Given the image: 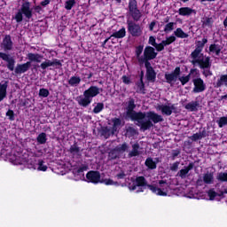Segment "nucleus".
Segmentation results:
<instances>
[{"mask_svg":"<svg viewBox=\"0 0 227 227\" xmlns=\"http://www.w3.org/2000/svg\"><path fill=\"white\" fill-rule=\"evenodd\" d=\"M146 118L145 112H137L136 110H126L124 114L125 120H130L131 121H136V125L140 128V130L146 132L153 127V123L151 121H145Z\"/></svg>","mask_w":227,"mask_h":227,"instance_id":"f257e3e1","label":"nucleus"},{"mask_svg":"<svg viewBox=\"0 0 227 227\" xmlns=\"http://www.w3.org/2000/svg\"><path fill=\"white\" fill-rule=\"evenodd\" d=\"M35 13H38V15H42V13H43L42 5L34 6L33 12V9H31V3L25 2L21 4L20 9L16 12L14 20H16L18 24H20V22L24 20V17L27 19V20H31V19H33V15H35Z\"/></svg>","mask_w":227,"mask_h":227,"instance_id":"f03ea898","label":"nucleus"},{"mask_svg":"<svg viewBox=\"0 0 227 227\" xmlns=\"http://www.w3.org/2000/svg\"><path fill=\"white\" fill-rule=\"evenodd\" d=\"M0 59L7 63L6 68H8L10 72H13L14 70V73L17 74H26V72L31 68V62L18 64L15 67V58L12 57V55L8 53L0 52Z\"/></svg>","mask_w":227,"mask_h":227,"instance_id":"7ed1b4c3","label":"nucleus"},{"mask_svg":"<svg viewBox=\"0 0 227 227\" xmlns=\"http://www.w3.org/2000/svg\"><path fill=\"white\" fill-rule=\"evenodd\" d=\"M102 91H104V89L92 85L83 91V95L76 97L75 100L81 107H88L93 102V98L100 95Z\"/></svg>","mask_w":227,"mask_h":227,"instance_id":"20e7f679","label":"nucleus"},{"mask_svg":"<svg viewBox=\"0 0 227 227\" xmlns=\"http://www.w3.org/2000/svg\"><path fill=\"white\" fill-rule=\"evenodd\" d=\"M180 74H182L180 67H176L175 70H173L170 74L166 73V82H168V84H171V82H176V81H180L182 86H185V84L191 81V75H192V74H200V71H198L196 68H192L186 76H180Z\"/></svg>","mask_w":227,"mask_h":227,"instance_id":"39448f33","label":"nucleus"},{"mask_svg":"<svg viewBox=\"0 0 227 227\" xmlns=\"http://www.w3.org/2000/svg\"><path fill=\"white\" fill-rule=\"evenodd\" d=\"M137 187H147L150 191H152V192L157 194V196H168V192L164 191V188H159L153 184H148L146 178H145L143 176H137L135 182L132 184H129V189L130 191H136Z\"/></svg>","mask_w":227,"mask_h":227,"instance_id":"423d86ee","label":"nucleus"},{"mask_svg":"<svg viewBox=\"0 0 227 227\" xmlns=\"http://www.w3.org/2000/svg\"><path fill=\"white\" fill-rule=\"evenodd\" d=\"M155 58H157L155 48L152 46H146L144 50V57L138 58V63L139 65H152L150 61H152V59H155Z\"/></svg>","mask_w":227,"mask_h":227,"instance_id":"0eeeda50","label":"nucleus"},{"mask_svg":"<svg viewBox=\"0 0 227 227\" xmlns=\"http://www.w3.org/2000/svg\"><path fill=\"white\" fill-rule=\"evenodd\" d=\"M128 8L134 22H139L143 18V12L137 8V0H129Z\"/></svg>","mask_w":227,"mask_h":227,"instance_id":"6e6552de","label":"nucleus"},{"mask_svg":"<svg viewBox=\"0 0 227 227\" xmlns=\"http://www.w3.org/2000/svg\"><path fill=\"white\" fill-rule=\"evenodd\" d=\"M127 27L128 33L134 37H139L143 35V28H141V25L136 23V21L128 20Z\"/></svg>","mask_w":227,"mask_h":227,"instance_id":"1a4fd4ad","label":"nucleus"},{"mask_svg":"<svg viewBox=\"0 0 227 227\" xmlns=\"http://www.w3.org/2000/svg\"><path fill=\"white\" fill-rule=\"evenodd\" d=\"M49 67H56V68H61V67H63V64L61 63V60L54 59L53 60L47 59L46 61L41 63L40 66L34 65V68H42V70H47Z\"/></svg>","mask_w":227,"mask_h":227,"instance_id":"9d476101","label":"nucleus"},{"mask_svg":"<svg viewBox=\"0 0 227 227\" xmlns=\"http://www.w3.org/2000/svg\"><path fill=\"white\" fill-rule=\"evenodd\" d=\"M86 182L89 184H100L101 182V176L98 170H90L86 174Z\"/></svg>","mask_w":227,"mask_h":227,"instance_id":"9b49d317","label":"nucleus"},{"mask_svg":"<svg viewBox=\"0 0 227 227\" xmlns=\"http://www.w3.org/2000/svg\"><path fill=\"white\" fill-rule=\"evenodd\" d=\"M193 89L192 93H203L205 90H207V84H205V81L201 78H194L192 80Z\"/></svg>","mask_w":227,"mask_h":227,"instance_id":"f8f14e48","label":"nucleus"},{"mask_svg":"<svg viewBox=\"0 0 227 227\" xmlns=\"http://www.w3.org/2000/svg\"><path fill=\"white\" fill-rule=\"evenodd\" d=\"M192 65H199L201 70L210 69L212 67V62H210V57H206L205 59L202 58L199 60H192Z\"/></svg>","mask_w":227,"mask_h":227,"instance_id":"ddd939ff","label":"nucleus"},{"mask_svg":"<svg viewBox=\"0 0 227 227\" xmlns=\"http://www.w3.org/2000/svg\"><path fill=\"white\" fill-rule=\"evenodd\" d=\"M145 77L149 82H155V79H157V73L155 72V69H153V67H152V64H145Z\"/></svg>","mask_w":227,"mask_h":227,"instance_id":"4468645a","label":"nucleus"},{"mask_svg":"<svg viewBox=\"0 0 227 227\" xmlns=\"http://www.w3.org/2000/svg\"><path fill=\"white\" fill-rule=\"evenodd\" d=\"M145 116H147L148 118L147 121H151L152 123H154V124L164 121V118L162 117V115L153 111H149L145 113Z\"/></svg>","mask_w":227,"mask_h":227,"instance_id":"2eb2a0df","label":"nucleus"},{"mask_svg":"<svg viewBox=\"0 0 227 227\" xmlns=\"http://www.w3.org/2000/svg\"><path fill=\"white\" fill-rule=\"evenodd\" d=\"M2 45L4 51H12V49H13V41H12V35H6L3 39Z\"/></svg>","mask_w":227,"mask_h":227,"instance_id":"dca6fc26","label":"nucleus"},{"mask_svg":"<svg viewBox=\"0 0 227 227\" xmlns=\"http://www.w3.org/2000/svg\"><path fill=\"white\" fill-rule=\"evenodd\" d=\"M132 150L128 153V157L129 159H132V157H137L139 155H141V152L139 150H141V145H139V143H135L131 145Z\"/></svg>","mask_w":227,"mask_h":227,"instance_id":"f3484780","label":"nucleus"},{"mask_svg":"<svg viewBox=\"0 0 227 227\" xmlns=\"http://www.w3.org/2000/svg\"><path fill=\"white\" fill-rule=\"evenodd\" d=\"M27 59L29 60L28 62L30 63H42V59H43V55L40 53H28L27 55Z\"/></svg>","mask_w":227,"mask_h":227,"instance_id":"a211bd4d","label":"nucleus"},{"mask_svg":"<svg viewBox=\"0 0 227 227\" xmlns=\"http://www.w3.org/2000/svg\"><path fill=\"white\" fill-rule=\"evenodd\" d=\"M192 169H194V162H190L187 167L181 169L177 173V176H180V178H185L187 175H189V171H192Z\"/></svg>","mask_w":227,"mask_h":227,"instance_id":"6ab92c4d","label":"nucleus"},{"mask_svg":"<svg viewBox=\"0 0 227 227\" xmlns=\"http://www.w3.org/2000/svg\"><path fill=\"white\" fill-rule=\"evenodd\" d=\"M192 13H196V11L191 7H181L178 10V15L181 17H191Z\"/></svg>","mask_w":227,"mask_h":227,"instance_id":"aec40b11","label":"nucleus"},{"mask_svg":"<svg viewBox=\"0 0 227 227\" xmlns=\"http://www.w3.org/2000/svg\"><path fill=\"white\" fill-rule=\"evenodd\" d=\"M200 107V101H192L185 105L184 109L190 111L191 113H196Z\"/></svg>","mask_w":227,"mask_h":227,"instance_id":"412c9836","label":"nucleus"},{"mask_svg":"<svg viewBox=\"0 0 227 227\" xmlns=\"http://www.w3.org/2000/svg\"><path fill=\"white\" fill-rule=\"evenodd\" d=\"M125 36H127V30L125 29V27H122L119 31L114 32L110 35V38L121 39L125 38Z\"/></svg>","mask_w":227,"mask_h":227,"instance_id":"4be33fe9","label":"nucleus"},{"mask_svg":"<svg viewBox=\"0 0 227 227\" xmlns=\"http://www.w3.org/2000/svg\"><path fill=\"white\" fill-rule=\"evenodd\" d=\"M125 111L136 110L137 106L136 105V99L129 98L128 101L124 103Z\"/></svg>","mask_w":227,"mask_h":227,"instance_id":"5701e85b","label":"nucleus"},{"mask_svg":"<svg viewBox=\"0 0 227 227\" xmlns=\"http://www.w3.org/2000/svg\"><path fill=\"white\" fill-rule=\"evenodd\" d=\"M69 153L71 155H78V157H81V147L77 145V142H74L69 148Z\"/></svg>","mask_w":227,"mask_h":227,"instance_id":"b1692460","label":"nucleus"},{"mask_svg":"<svg viewBox=\"0 0 227 227\" xmlns=\"http://www.w3.org/2000/svg\"><path fill=\"white\" fill-rule=\"evenodd\" d=\"M8 90V82L0 83V102H3L6 98V90Z\"/></svg>","mask_w":227,"mask_h":227,"instance_id":"393cba45","label":"nucleus"},{"mask_svg":"<svg viewBox=\"0 0 227 227\" xmlns=\"http://www.w3.org/2000/svg\"><path fill=\"white\" fill-rule=\"evenodd\" d=\"M225 86L227 88V74H222L217 80L215 88H223Z\"/></svg>","mask_w":227,"mask_h":227,"instance_id":"a878e982","label":"nucleus"},{"mask_svg":"<svg viewBox=\"0 0 227 227\" xmlns=\"http://www.w3.org/2000/svg\"><path fill=\"white\" fill-rule=\"evenodd\" d=\"M222 50L223 47L219 44L213 43L209 45V52L215 53V56H219Z\"/></svg>","mask_w":227,"mask_h":227,"instance_id":"bb28decb","label":"nucleus"},{"mask_svg":"<svg viewBox=\"0 0 227 227\" xmlns=\"http://www.w3.org/2000/svg\"><path fill=\"white\" fill-rule=\"evenodd\" d=\"M203 182H204V184H207V185L214 184V173L207 172V173L204 174Z\"/></svg>","mask_w":227,"mask_h":227,"instance_id":"cd10ccee","label":"nucleus"},{"mask_svg":"<svg viewBox=\"0 0 227 227\" xmlns=\"http://www.w3.org/2000/svg\"><path fill=\"white\" fill-rule=\"evenodd\" d=\"M112 131L116 132L120 127H121V119L118 117H114L112 119Z\"/></svg>","mask_w":227,"mask_h":227,"instance_id":"c85d7f7f","label":"nucleus"},{"mask_svg":"<svg viewBox=\"0 0 227 227\" xmlns=\"http://www.w3.org/2000/svg\"><path fill=\"white\" fill-rule=\"evenodd\" d=\"M174 36H176V38H189V34L184 32V30L181 27H177L175 31H174Z\"/></svg>","mask_w":227,"mask_h":227,"instance_id":"c756f323","label":"nucleus"},{"mask_svg":"<svg viewBox=\"0 0 227 227\" xmlns=\"http://www.w3.org/2000/svg\"><path fill=\"white\" fill-rule=\"evenodd\" d=\"M114 148L117 151L118 154L120 155L121 153H125V152L129 151V144H127V142H124L123 144L119 145Z\"/></svg>","mask_w":227,"mask_h":227,"instance_id":"7c9ffc66","label":"nucleus"},{"mask_svg":"<svg viewBox=\"0 0 227 227\" xmlns=\"http://www.w3.org/2000/svg\"><path fill=\"white\" fill-rule=\"evenodd\" d=\"M158 109L161 111L162 114H165L166 116H171V109L169 108V106L168 105H160L158 106Z\"/></svg>","mask_w":227,"mask_h":227,"instance_id":"2f4dec72","label":"nucleus"},{"mask_svg":"<svg viewBox=\"0 0 227 227\" xmlns=\"http://www.w3.org/2000/svg\"><path fill=\"white\" fill-rule=\"evenodd\" d=\"M145 165L149 169H157V163H155V161H153V159L150 157L145 160Z\"/></svg>","mask_w":227,"mask_h":227,"instance_id":"473e14b6","label":"nucleus"},{"mask_svg":"<svg viewBox=\"0 0 227 227\" xmlns=\"http://www.w3.org/2000/svg\"><path fill=\"white\" fill-rule=\"evenodd\" d=\"M36 141L38 145H45L47 143V134L45 132L40 133L36 137Z\"/></svg>","mask_w":227,"mask_h":227,"instance_id":"72a5a7b5","label":"nucleus"},{"mask_svg":"<svg viewBox=\"0 0 227 227\" xmlns=\"http://www.w3.org/2000/svg\"><path fill=\"white\" fill-rule=\"evenodd\" d=\"M137 93H142V95L146 94V89H145V82H137L136 83Z\"/></svg>","mask_w":227,"mask_h":227,"instance_id":"f704fd0d","label":"nucleus"},{"mask_svg":"<svg viewBox=\"0 0 227 227\" xmlns=\"http://www.w3.org/2000/svg\"><path fill=\"white\" fill-rule=\"evenodd\" d=\"M116 159H120V154L114 148L108 153V160H116Z\"/></svg>","mask_w":227,"mask_h":227,"instance_id":"c9c22d12","label":"nucleus"},{"mask_svg":"<svg viewBox=\"0 0 227 227\" xmlns=\"http://www.w3.org/2000/svg\"><path fill=\"white\" fill-rule=\"evenodd\" d=\"M68 84L70 86H78V84H81V77H79V76H72L68 80Z\"/></svg>","mask_w":227,"mask_h":227,"instance_id":"e433bc0d","label":"nucleus"},{"mask_svg":"<svg viewBox=\"0 0 227 227\" xmlns=\"http://www.w3.org/2000/svg\"><path fill=\"white\" fill-rule=\"evenodd\" d=\"M206 43H208V38L204 37V38L202 39V41H198V42H197V44H196V48H195V49H198L199 51H203V47H205V44H206Z\"/></svg>","mask_w":227,"mask_h":227,"instance_id":"4c0bfd02","label":"nucleus"},{"mask_svg":"<svg viewBox=\"0 0 227 227\" xmlns=\"http://www.w3.org/2000/svg\"><path fill=\"white\" fill-rule=\"evenodd\" d=\"M201 50H199L197 48H195V50L191 53V58H192V61H198L200 60V54H201Z\"/></svg>","mask_w":227,"mask_h":227,"instance_id":"58836bf2","label":"nucleus"},{"mask_svg":"<svg viewBox=\"0 0 227 227\" xmlns=\"http://www.w3.org/2000/svg\"><path fill=\"white\" fill-rule=\"evenodd\" d=\"M216 123H217L219 129H223V127H226L227 116L220 117L219 120L216 121Z\"/></svg>","mask_w":227,"mask_h":227,"instance_id":"ea45409f","label":"nucleus"},{"mask_svg":"<svg viewBox=\"0 0 227 227\" xmlns=\"http://www.w3.org/2000/svg\"><path fill=\"white\" fill-rule=\"evenodd\" d=\"M176 25V22H168L164 27V32L165 33H171L173 29H175V26Z\"/></svg>","mask_w":227,"mask_h":227,"instance_id":"a19ab883","label":"nucleus"},{"mask_svg":"<svg viewBox=\"0 0 227 227\" xmlns=\"http://www.w3.org/2000/svg\"><path fill=\"white\" fill-rule=\"evenodd\" d=\"M75 4V0H67L65 3V9L67 10V12H70V10H72Z\"/></svg>","mask_w":227,"mask_h":227,"instance_id":"79ce46f5","label":"nucleus"},{"mask_svg":"<svg viewBox=\"0 0 227 227\" xmlns=\"http://www.w3.org/2000/svg\"><path fill=\"white\" fill-rule=\"evenodd\" d=\"M104 111V103H98L97 106L93 108L92 113L94 114H98Z\"/></svg>","mask_w":227,"mask_h":227,"instance_id":"37998d69","label":"nucleus"},{"mask_svg":"<svg viewBox=\"0 0 227 227\" xmlns=\"http://www.w3.org/2000/svg\"><path fill=\"white\" fill-rule=\"evenodd\" d=\"M216 180L218 182H227V172L217 173Z\"/></svg>","mask_w":227,"mask_h":227,"instance_id":"c03bdc74","label":"nucleus"},{"mask_svg":"<svg viewBox=\"0 0 227 227\" xmlns=\"http://www.w3.org/2000/svg\"><path fill=\"white\" fill-rule=\"evenodd\" d=\"M37 169L38 171H47V169H49V167L45 165V161H43V160H39Z\"/></svg>","mask_w":227,"mask_h":227,"instance_id":"a18cd8bd","label":"nucleus"},{"mask_svg":"<svg viewBox=\"0 0 227 227\" xmlns=\"http://www.w3.org/2000/svg\"><path fill=\"white\" fill-rule=\"evenodd\" d=\"M174 42H176V37L175 35H170L166 38V40H163V43L168 47V45H171V43H174Z\"/></svg>","mask_w":227,"mask_h":227,"instance_id":"49530a36","label":"nucleus"},{"mask_svg":"<svg viewBox=\"0 0 227 227\" xmlns=\"http://www.w3.org/2000/svg\"><path fill=\"white\" fill-rule=\"evenodd\" d=\"M143 49H144L143 45H138L136 47L135 54L137 56V61H139V58H143L141 57V54H143Z\"/></svg>","mask_w":227,"mask_h":227,"instance_id":"de8ad7c7","label":"nucleus"},{"mask_svg":"<svg viewBox=\"0 0 227 227\" xmlns=\"http://www.w3.org/2000/svg\"><path fill=\"white\" fill-rule=\"evenodd\" d=\"M89 167L87 164H82V166L78 167L75 170L77 175H82L83 171H88Z\"/></svg>","mask_w":227,"mask_h":227,"instance_id":"09e8293b","label":"nucleus"},{"mask_svg":"<svg viewBox=\"0 0 227 227\" xmlns=\"http://www.w3.org/2000/svg\"><path fill=\"white\" fill-rule=\"evenodd\" d=\"M207 196L210 201H214L217 196V192L214 191V189H209L207 191Z\"/></svg>","mask_w":227,"mask_h":227,"instance_id":"8fccbe9b","label":"nucleus"},{"mask_svg":"<svg viewBox=\"0 0 227 227\" xmlns=\"http://www.w3.org/2000/svg\"><path fill=\"white\" fill-rule=\"evenodd\" d=\"M49 95H51V92L47 89L43 88L39 90V97H43V98H47Z\"/></svg>","mask_w":227,"mask_h":227,"instance_id":"3c124183","label":"nucleus"},{"mask_svg":"<svg viewBox=\"0 0 227 227\" xmlns=\"http://www.w3.org/2000/svg\"><path fill=\"white\" fill-rule=\"evenodd\" d=\"M5 116H7L10 121H15V112H13V110L9 109L5 114Z\"/></svg>","mask_w":227,"mask_h":227,"instance_id":"603ef678","label":"nucleus"},{"mask_svg":"<svg viewBox=\"0 0 227 227\" xmlns=\"http://www.w3.org/2000/svg\"><path fill=\"white\" fill-rule=\"evenodd\" d=\"M164 47H167L166 44L164 43V41H161V43H157L154 45V48L156 49L157 52H162L164 51Z\"/></svg>","mask_w":227,"mask_h":227,"instance_id":"864d4df0","label":"nucleus"},{"mask_svg":"<svg viewBox=\"0 0 227 227\" xmlns=\"http://www.w3.org/2000/svg\"><path fill=\"white\" fill-rule=\"evenodd\" d=\"M202 24H203V26L210 27V26H212V24H214V20H212V18L206 17L204 19V20L202 21Z\"/></svg>","mask_w":227,"mask_h":227,"instance_id":"5fc2aeb1","label":"nucleus"},{"mask_svg":"<svg viewBox=\"0 0 227 227\" xmlns=\"http://www.w3.org/2000/svg\"><path fill=\"white\" fill-rule=\"evenodd\" d=\"M181 153L182 152L180 151V149L172 150L171 160H175L176 159V157H178V155H180Z\"/></svg>","mask_w":227,"mask_h":227,"instance_id":"6e6d98bb","label":"nucleus"},{"mask_svg":"<svg viewBox=\"0 0 227 227\" xmlns=\"http://www.w3.org/2000/svg\"><path fill=\"white\" fill-rule=\"evenodd\" d=\"M100 184H105V185H114V181L113 179H101Z\"/></svg>","mask_w":227,"mask_h":227,"instance_id":"4d7b16f0","label":"nucleus"},{"mask_svg":"<svg viewBox=\"0 0 227 227\" xmlns=\"http://www.w3.org/2000/svg\"><path fill=\"white\" fill-rule=\"evenodd\" d=\"M127 134H128L129 136H130L131 137H134V136H136V134H137L136 129H134V128H132V127H129V128L127 129Z\"/></svg>","mask_w":227,"mask_h":227,"instance_id":"13d9d810","label":"nucleus"},{"mask_svg":"<svg viewBox=\"0 0 227 227\" xmlns=\"http://www.w3.org/2000/svg\"><path fill=\"white\" fill-rule=\"evenodd\" d=\"M178 166H180V161H176L170 166V171H178Z\"/></svg>","mask_w":227,"mask_h":227,"instance_id":"bf43d9fd","label":"nucleus"},{"mask_svg":"<svg viewBox=\"0 0 227 227\" xmlns=\"http://www.w3.org/2000/svg\"><path fill=\"white\" fill-rule=\"evenodd\" d=\"M148 43H149V45H153V47H155L157 45V41L153 35H151L149 37Z\"/></svg>","mask_w":227,"mask_h":227,"instance_id":"052dcab7","label":"nucleus"},{"mask_svg":"<svg viewBox=\"0 0 227 227\" xmlns=\"http://www.w3.org/2000/svg\"><path fill=\"white\" fill-rule=\"evenodd\" d=\"M190 138L192 139V141H198L201 139V136H200V133H195Z\"/></svg>","mask_w":227,"mask_h":227,"instance_id":"680f3d73","label":"nucleus"},{"mask_svg":"<svg viewBox=\"0 0 227 227\" xmlns=\"http://www.w3.org/2000/svg\"><path fill=\"white\" fill-rule=\"evenodd\" d=\"M125 176H126V175L123 170H121L119 174L116 175V178L118 180H123V178H125Z\"/></svg>","mask_w":227,"mask_h":227,"instance_id":"e2e57ef3","label":"nucleus"},{"mask_svg":"<svg viewBox=\"0 0 227 227\" xmlns=\"http://www.w3.org/2000/svg\"><path fill=\"white\" fill-rule=\"evenodd\" d=\"M122 82L124 84H130V77L127 76V75H123L122 76Z\"/></svg>","mask_w":227,"mask_h":227,"instance_id":"0e129e2a","label":"nucleus"},{"mask_svg":"<svg viewBox=\"0 0 227 227\" xmlns=\"http://www.w3.org/2000/svg\"><path fill=\"white\" fill-rule=\"evenodd\" d=\"M202 74L205 77H208V75H212V71H210V68L209 69H204V71L202 72Z\"/></svg>","mask_w":227,"mask_h":227,"instance_id":"69168bd1","label":"nucleus"},{"mask_svg":"<svg viewBox=\"0 0 227 227\" xmlns=\"http://www.w3.org/2000/svg\"><path fill=\"white\" fill-rule=\"evenodd\" d=\"M156 25H157L156 21H152L149 25V31H153V28L155 27Z\"/></svg>","mask_w":227,"mask_h":227,"instance_id":"338daca9","label":"nucleus"},{"mask_svg":"<svg viewBox=\"0 0 227 227\" xmlns=\"http://www.w3.org/2000/svg\"><path fill=\"white\" fill-rule=\"evenodd\" d=\"M40 4L43 7L47 6L48 4H51V0H44L40 3Z\"/></svg>","mask_w":227,"mask_h":227,"instance_id":"774afa93","label":"nucleus"}]
</instances>
